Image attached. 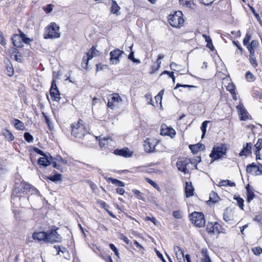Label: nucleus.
Instances as JSON below:
<instances>
[{
	"label": "nucleus",
	"instance_id": "bf43d9fd",
	"mask_svg": "<svg viewBox=\"0 0 262 262\" xmlns=\"http://www.w3.org/2000/svg\"><path fill=\"white\" fill-rule=\"evenodd\" d=\"M110 248H111V250H112L114 252V253L116 256H119L118 251L117 248L115 247V246L114 244H111L110 245Z\"/></svg>",
	"mask_w": 262,
	"mask_h": 262
},
{
	"label": "nucleus",
	"instance_id": "49530a36",
	"mask_svg": "<svg viewBox=\"0 0 262 262\" xmlns=\"http://www.w3.org/2000/svg\"><path fill=\"white\" fill-rule=\"evenodd\" d=\"M24 137L25 140L28 142H32L33 141V136L29 133H25Z\"/></svg>",
	"mask_w": 262,
	"mask_h": 262
},
{
	"label": "nucleus",
	"instance_id": "f03ea898",
	"mask_svg": "<svg viewBox=\"0 0 262 262\" xmlns=\"http://www.w3.org/2000/svg\"><path fill=\"white\" fill-rule=\"evenodd\" d=\"M60 35L59 27L55 23H51L46 27L43 37L45 39L57 38Z\"/></svg>",
	"mask_w": 262,
	"mask_h": 262
},
{
	"label": "nucleus",
	"instance_id": "13d9d810",
	"mask_svg": "<svg viewBox=\"0 0 262 262\" xmlns=\"http://www.w3.org/2000/svg\"><path fill=\"white\" fill-rule=\"evenodd\" d=\"M227 89L231 94H234V86L232 84H229L227 86Z\"/></svg>",
	"mask_w": 262,
	"mask_h": 262
},
{
	"label": "nucleus",
	"instance_id": "864d4df0",
	"mask_svg": "<svg viewBox=\"0 0 262 262\" xmlns=\"http://www.w3.org/2000/svg\"><path fill=\"white\" fill-rule=\"evenodd\" d=\"M252 251L256 255H259L261 253H262V249L260 247L252 248Z\"/></svg>",
	"mask_w": 262,
	"mask_h": 262
},
{
	"label": "nucleus",
	"instance_id": "680f3d73",
	"mask_svg": "<svg viewBox=\"0 0 262 262\" xmlns=\"http://www.w3.org/2000/svg\"><path fill=\"white\" fill-rule=\"evenodd\" d=\"M34 150L35 152H36L37 154L42 156V157H45V156L47 155L46 154H45L41 149L37 148V147H35L34 148Z\"/></svg>",
	"mask_w": 262,
	"mask_h": 262
},
{
	"label": "nucleus",
	"instance_id": "f8f14e48",
	"mask_svg": "<svg viewBox=\"0 0 262 262\" xmlns=\"http://www.w3.org/2000/svg\"><path fill=\"white\" fill-rule=\"evenodd\" d=\"M221 226L216 222L214 224L212 223H208L207 225L206 230L208 233H219Z\"/></svg>",
	"mask_w": 262,
	"mask_h": 262
},
{
	"label": "nucleus",
	"instance_id": "a18cd8bd",
	"mask_svg": "<svg viewBox=\"0 0 262 262\" xmlns=\"http://www.w3.org/2000/svg\"><path fill=\"white\" fill-rule=\"evenodd\" d=\"M132 191L138 199L144 200L143 194L140 192V191L137 189H134Z\"/></svg>",
	"mask_w": 262,
	"mask_h": 262
},
{
	"label": "nucleus",
	"instance_id": "09e8293b",
	"mask_svg": "<svg viewBox=\"0 0 262 262\" xmlns=\"http://www.w3.org/2000/svg\"><path fill=\"white\" fill-rule=\"evenodd\" d=\"M251 38V35L249 33H247L246 34V36L243 40V44L245 46H246L247 45L250 43L249 42V40H250Z\"/></svg>",
	"mask_w": 262,
	"mask_h": 262
},
{
	"label": "nucleus",
	"instance_id": "393cba45",
	"mask_svg": "<svg viewBox=\"0 0 262 262\" xmlns=\"http://www.w3.org/2000/svg\"><path fill=\"white\" fill-rule=\"evenodd\" d=\"M185 191L187 198L190 197L193 195L194 188L191 183L186 182Z\"/></svg>",
	"mask_w": 262,
	"mask_h": 262
},
{
	"label": "nucleus",
	"instance_id": "f3484780",
	"mask_svg": "<svg viewBox=\"0 0 262 262\" xmlns=\"http://www.w3.org/2000/svg\"><path fill=\"white\" fill-rule=\"evenodd\" d=\"M111 3V12L112 13L118 16L120 14V7L117 4L116 1L114 0H110Z\"/></svg>",
	"mask_w": 262,
	"mask_h": 262
},
{
	"label": "nucleus",
	"instance_id": "774afa93",
	"mask_svg": "<svg viewBox=\"0 0 262 262\" xmlns=\"http://www.w3.org/2000/svg\"><path fill=\"white\" fill-rule=\"evenodd\" d=\"M90 187L92 189L93 191H95L96 189H97V187L96 185L92 182V181L89 182Z\"/></svg>",
	"mask_w": 262,
	"mask_h": 262
},
{
	"label": "nucleus",
	"instance_id": "2eb2a0df",
	"mask_svg": "<svg viewBox=\"0 0 262 262\" xmlns=\"http://www.w3.org/2000/svg\"><path fill=\"white\" fill-rule=\"evenodd\" d=\"M236 108L240 116L241 120H246L248 119V113L243 104L237 105Z\"/></svg>",
	"mask_w": 262,
	"mask_h": 262
},
{
	"label": "nucleus",
	"instance_id": "6e6552de",
	"mask_svg": "<svg viewBox=\"0 0 262 262\" xmlns=\"http://www.w3.org/2000/svg\"><path fill=\"white\" fill-rule=\"evenodd\" d=\"M124 54V52L119 49H115L110 53V63L112 64H117L120 62V58Z\"/></svg>",
	"mask_w": 262,
	"mask_h": 262
},
{
	"label": "nucleus",
	"instance_id": "dca6fc26",
	"mask_svg": "<svg viewBox=\"0 0 262 262\" xmlns=\"http://www.w3.org/2000/svg\"><path fill=\"white\" fill-rule=\"evenodd\" d=\"M47 233L43 231L35 232L32 235V237L34 240L47 242Z\"/></svg>",
	"mask_w": 262,
	"mask_h": 262
},
{
	"label": "nucleus",
	"instance_id": "20e7f679",
	"mask_svg": "<svg viewBox=\"0 0 262 262\" xmlns=\"http://www.w3.org/2000/svg\"><path fill=\"white\" fill-rule=\"evenodd\" d=\"M227 147L225 145L221 144L219 146H214L210 154V157L213 161L219 159L226 155Z\"/></svg>",
	"mask_w": 262,
	"mask_h": 262
},
{
	"label": "nucleus",
	"instance_id": "e433bc0d",
	"mask_svg": "<svg viewBox=\"0 0 262 262\" xmlns=\"http://www.w3.org/2000/svg\"><path fill=\"white\" fill-rule=\"evenodd\" d=\"M245 77L247 80L249 82H253L256 79L254 75L250 71H247L246 72Z\"/></svg>",
	"mask_w": 262,
	"mask_h": 262
},
{
	"label": "nucleus",
	"instance_id": "5701e85b",
	"mask_svg": "<svg viewBox=\"0 0 262 262\" xmlns=\"http://www.w3.org/2000/svg\"><path fill=\"white\" fill-rule=\"evenodd\" d=\"M251 147H252V144L251 143H247L246 144V146L243 147V149L239 153V156H247L251 154Z\"/></svg>",
	"mask_w": 262,
	"mask_h": 262
},
{
	"label": "nucleus",
	"instance_id": "ea45409f",
	"mask_svg": "<svg viewBox=\"0 0 262 262\" xmlns=\"http://www.w3.org/2000/svg\"><path fill=\"white\" fill-rule=\"evenodd\" d=\"M208 122H209L208 121H205L202 124V125H201V129L202 132V138H204V136H205V135L206 134V128H207V124L208 123Z\"/></svg>",
	"mask_w": 262,
	"mask_h": 262
},
{
	"label": "nucleus",
	"instance_id": "4d7b16f0",
	"mask_svg": "<svg viewBox=\"0 0 262 262\" xmlns=\"http://www.w3.org/2000/svg\"><path fill=\"white\" fill-rule=\"evenodd\" d=\"M179 87H183V88H195V86L192 85H188V84H181L180 83H177L176 87L174 88V89H177Z\"/></svg>",
	"mask_w": 262,
	"mask_h": 262
},
{
	"label": "nucleus",
	"instance_id": "4468645a",
	"mask_svg": "<svg viewBox=\"0 0 262 262\" xmlns=\"http://www.w3.org/2000/svg\"><path fill=\"white\" fill-rule=\"evenodd\" d=\"M52 162V157L50 155L48 156L47 155L45 157H41L38 160V163L39 165H42L44 167L49 166Z\"/></svg>",
	"mask_w": 262,
	"mask_h": 262
},
{
	"label": "nucleus",
	"instance_id": "052dcab7",
	"mask_svg": "<svg viewBox=\"0 0 262 262\" xmlns=\"http://www.w3.org/2000/svg\"><path fill=\"white\" fill-rule=\"evenodd\" d=\"M42 115L46 120V122L48 124V126L49 127H51V125L52 124V123L50 120V119L48 118V117L44 113H42Z\"/></svg>",
	"mask_w": 262,
	"mask_h": 262
},
{
	"label": "nucleus",
	"instance_id": "72a5a7b5",
	"mask_svg": "<svg viewBox=\"0 0 262 262\" xmlns=\"http://www.w3.org/2000/svg\"><path fill=\"white\" fill-rule=\"evenodd\" d=\"M219 197L217 194L214 192L212 191L209 195V201L212 203H216L219 201Z\"/></svg>",
	"mask_w": 262,
	"mask_h": 262
},
{
	"label": "nucleus",
	"instance_id": "de8ad7c7",
	"mask_svg": "<svg viewBox=\"0 0 262 262\" xmlns=\"http://www.w3.org/2000/svg\"><path fill=\"white\" fill-rule=\"evenodd\" d=\"M98 203L99 204L100 206L104 209L106 212L108 211V205L104 201H98Z\"/></svg>",
	"mask_w": 262,
	"mask_h": 262
},
{
	"label": "nucleus",
	"instance_id": "c756f323",
	"mask_svg": "<svg viewBox=\"0 0 262 262\" xmlns=\"http://www.w3.org/2000/svg\"><path fill=\"white\" fill-rule=\"evenodd\" d=\"M247 190V201L250 202L255 197V194L253 191L250 188L249 185H247L246 187Z\"/></svg>",
	"mask_w": 262,
	"mask_h": 262
},
{
	"label": "nucleus",
	"instance_id": "f257e3e1",
	"mask_svg": "<svg viewBox=\"0 0 262 262\" xmlns=\"http://www.w3.org/2000/svg\"><path fill=\"white\" fill-rule=\"evenodd\" d=\"M82 122V121L79 120L78 122L73 123L71 125L72 135L79 139L83 138L87 135L90 136Z\"/></svg>",
	"mask_w": 262,
	"mask_h": 262
},
{
	"label": "nucleus",
	"instance_id": "7ed1b4c3",
	"mask_svg": "<svg viewBox=\"0 0 262 262\" xmlns=\"http://www.w3.org/2000/svg\"><path fill=\"white\" fill-rule=\"evenodd\" d=\"M168 21L170 25L175 28H180L183 26L184 20L181 11H178L168 16Z\"/></svg>",
	"mask_w": 262,
	"mask_h": 262
},
{
	"label": "nucleus",
	"instance_id": "a211bd4d",
	"mask_svg": "<svg viewBox=\"0 0 262 262\" xmlns=\"http://www.w3.org/2000/svg\"><path fill=\"white\" fill-rule=\"evenodd\" d=\"M114 154L116 155H119L124 157H129L132 156L133 152L130 151L128 148H124L121 149H116Z\"/></svg>",
	"mask_w": 262,
	"mask_h": 262
},
{
	"label": "nucleus",
	"instance_id": "5fc2aeb1",
	"mask_svg": "<svg viewBox=\"0 0 262 262\" xmlns=\"http://www.w3.org/2000/svg\"><path fill=\"white\" fill-rule=\"evenodd\" d=\"M172 215L176 219H180L182 217V213L180 211H174L172 213Z\"/></svg>",
	"mask_w": 262,
	"mask_h": 262
},
{
	"label": "nucleus",
	"instance_id": "0e129e2a",
	"mask_svg": "<svg viewBox=\"0 0 262 262\" xmlns=\"http://www.w3.org/2000/svg\"><path fill=\"white\" fill-rule=\"evenodd\" d=\"M254 220L256 221V222L262 224V215H256L255 218L254 219Z\"/></svg>",
	"mask_w": 262,
	"mask_h": 262
},
{
	"label": "nucleus",
	"instance_id": "2f4dec72",
	"mask_svg": "<svg viewBox=\"0 0 262 262\" xmlns=\"http://www.w3.org/2000/svg\"><path fill=\"white\" fill-rule=\"evenodd\" d=\"M227 186H231V187L235 186V183L234 182H232L230 181V180H221L219 182V183L218 184V186H219V187Z\"/></svg>",
	"mask_w": 262,
	"mask_h": 262
},
{
	"label": "nucleus",
	"instance_id": "412c9836",
	"mask_svg": "<svg viewBox=\"0 0 262 262\" xmlns=\"http://www.w3.org/2000/svg\"><path fill=\"white\" fill-rule=\"evenodd\" d=\"M98 51L96 50L94 47H92L90 51H89L85 55L83 56V61L85 60H90L96 56Z\"/></svg>",
	"mask_w": 262,
	"mask_h": 262
},
{
	"label": "nucleus",
	"instance_id": "79ce46f5",
	"mask_svg": "<svg viewBox=\"0 0 262 262\" xmlns=\"http://www.w3.org/2000/svg\"><path fill=\"white\" fill-rule=\"evenodd\" d=\"M164 127H166V126L165 125H162L161 129V135H167L168 134H172L173 135H175V132L173 129L168 128L169 133H168L164 130Z\"/></svg>",
	"mask_w": 262,
	"mask_h": 262
},
{
	"label": "nucleus",
	"instance_id": "0eeeda50",
	"mask_svg": "<svg viewBox=\"0 0 262 262\" xmlns=\"http://www.w3.org/2000/svg\"><path fill=\"white\" fill-rule=\"evenodd\" d=\"M246 171L253 176H260L262 174V165L259 164L257 165L254 163H252L247 166Z\"/></svg>",
	"mask_w": 262,
	"mask_h": 262
},
{
	"label": "nucleus",
	"instance_id": "58836bf2",
	"mask_svg": "<svg viewBox=\"0 0 262 262\" xmlns=\"http://www.w3.org/2000/svg\"><path fill=\"white\" fill-rule=\"evenodd\" d=\"M110 180L113 184H114L117 186H119L120 187L124 186V183L122 181H121L119 180H117V179H116L114 178H110Z\"/></svg>",
	"mask_w": 262,
	"mask_h": 262
},
{
	"label": "nucleus",
	"instance_id": "ddd939ff",
	"mask_svg": "<svg viewBox=\"0 0 262 262\" xmlns=\"http://www.w3.org/2000/svg\"><path fill=\"white\" fill-rule=\"evenodd\" d=\"M188 164V162L186 160H179L177 162V167L179 171L186 174L188 172L187 168V166Z\"/></svg>",
	"mask_w": 262,
	"mask_h": 262
},
{
	"label": "nucleus",
	"instance_id": "69168bd1",
	"mask_svg": "<svg viewBox=\"0 0 262 262\" xmlns=\"http://www.w3.org/2000/svg\"><path fill=\"white\" fill-rule=\"evenodd\" d=\"M147 182L149 183L151 186H152L154 187L157 188H158V185L152 180L147 178L146 179Z\"/></svg>",
	"mask_w": 262,
	"mask_h": 262
},
{
	"label": "nucleus",
	"instance_id": "bb28decb",
	"mask_svg": "<svg viewBox=\"0 0 262 262\" xmlns=\"http://www.w3.org/2000/svg\"><path fill=\"white\" fill-rule=\"evenodd\" d=\"M5 63L6 64V72H5L6 74L8 76L11 77L14 74V69L13 68V66L9 60H7L6 62L5 61Z\"/></svg>",
	"mask_w": 262,
	"mask_h": 262
},
{
	"label": "nucleus",
	"instance_id": "39448f33",
	"mask_svg": "<svg viewBox=\"0 0 262 262\" xmlns=\"http://www.w3.org/2000/svg\"><path fill=\"white\" fill-rule=\"evenodd\" d=\"M191 223L196 227L201 228L205 225V220L202 212H193L190 215Z\"/></svg>",
	"mask_w": 262,
	"mask_h": 262
},
{
	"label": "nucleus",
	"instance_id": "338daca9",
	"mask_svg": "<svg viewBox=\"0 0 262 262\" xmlns=\"http://www.w3.org/2000/svg\"><path fill=\"white\" fill-rule=\"evenodd\" d=\"M0 43L3 46H5L6 45V42L5 40V38L3 36L2 33L0 34Z\"/></svg>",
	"mask_w": 262,
	"mask_h": 262
},
{
	"label": "nucleus",
	"instance_id": "423d86ee",
	"mask_svg": "<svg viewBox=\"0 0 262 262\" xmlns=\"http://www.w3.org/2000/svg\"><path fill=\"white\" fill-rule=\"evenodd\" d=\"M159 143V141L154 138H147L144 141V148L146 152L150 153L153 152H157L158 150L156 149V146Z\"/></svg>",
	"mask_w": 262,
	"mask_h": 262
},
{
	"label": "nucleus",
	"instance_id": "8fccbe9b",
	"mask_svg": "<svg viewBox=\"0 0 262 262\" xmlns=\"http://www.w3.org/2000/svg\"><path fill=\"white\" fill-rule=\"evenodd\" d=\"M108 140H111L110 137L104 138L101 140H99V144L101 147L104 146L108 143Z\"/></svg>",
	"mask_w": 262,
	"mask_h": 262
},
{
	"label": "nucleus",
	"instance_id": "e2e57ef3",
	"mask_svg": "<svg viewBox=\"0 0 262 262\" xmlns=\"http://www.w3.org/2000/svg\"><path fill=\"white\" fill-rule=\"evenodd\" d=\"M55 159L57 161L61 162V163L62 164H67V161L65 159H62L60 156H57Z\"/></svg>",
	"mask_w": 262,
	"mask_h": 262
},
{
	"label": "nucleus",
	"instance_id": "9b49d317",
	"mask_svg": "<svg viewBox=\"0 0 262 262\" xmlns=\"http://www.w3.org/2000/svg\"><path fill=\"white\" fill-rule=\"evenodd\" d=\"M122 101L119 95L117 93H114L112 95V97L108 99L107 102V106L113 109L119 102Z\"/></svg>",
	"mask_w": 262,
	"mask_h": 262
},
{
	"label": "nucleus",
	"instance_id": "b1692460",
	"mask_svg": "<svg viewBox=\"0 0 262 262\" xmlns=\"http://www.w3.org/2000/svg\"><path fill=\"white\" fill-rule=\"evenodd\" d=\"M189 148L193 154H195L200 150H204L205 146L202 143H198L195 145H190Z\"/></svg>",
	"mask_w": 262,
	"mask_h": 262
},
{
	"label": "nucleus",
	"instance_id": "aec40b11",
	"mask_svg": "<svg viewBox=\"0 0 262 262\" xmlns=\"http://www.w3.org/2000/svg\"><path fill=\"white\" fill-rule=\"evenodd\" d=\"M259 46V42L257 40H253L250 43L247 45V47L250 54L255 53V49Z\"/></svg>",
	"mask_w": 262,
	"mask_h": 262
},
{
	"label": "nucleus",
	"instance_id": "3c124183",
	"mask_svg": "<svg viewBox=\"0 0 262 262\" xmlns=\"http://www.w3.org/2000/svg\"><path fill=\"white\" fill-rule=\"evenodd\" d=\"M254 146L256 149V151H259L262 148V139H259Z\"/></svg>",
	"mask_w": 262,
	"mask_h": 262
},
{
	"label": "nucleus",
	"instance_id": "6ab92c4d",
	"mask_svg": "<svg viewBox=\"0 0 262 262\" xmlns=\"http://www.w3.org/2000/svg\"><path fill=\"white\" fill-rule=\"evenodd\" d=\"M11 40L14 46L17 48H21L23 47L22 40L18 35H13L11 37Z\"/></svg>",
	"mask_w": 262,
	"mask_h": 262
},
{
	"label": "nucleus",
	"instance_id": "603ef678",
	"mask_svg": "<svg viewBox=\"0 0 262 262\" xmlns=\"http://www.w3.org/2000/svg\"><path fill=\"white\" fill-rule=\"evenodd\" d=\"M161 61L160 59L158 58L157 59L156 61L155 62V64H157V68L156 69H154L155 65H153L152 67V73H155L156 71H157L160 68L161 66Z\"/></svg>",
	"mask_w": 262,
	"mask_h": 262
},
{
	"label": "nucleus",
	"instance_id": "473e14b6",
	"mask_svg": "<svg viewBox=\"0 0 262 262\" xmlns=\"http://www.w3.org/2000/svg\"><path fill=\"white\" fill-rule=\"evenodd\" d=\"M249 59L250 63L253 68H255L258 67V62L255 53L250 54Z\"/></svg>",
	"mask_w": 262,
	"mask_h": 262
},
{
	"label": "nucleus",
	"instance_id": "c85d7f7f",
	"mask_svg": "<svg viewBox=\"0 0 262 262\" xmlns=\"http://www.w3.org/2000/svg\"><path fill=\"white\" fill-rule=\"evenodd\" d=\"M173 250L178 259H181V257L184 258V252L180 248V247L176 246L173 248Z\"/></svg>",
	"mask_w": 262,
	"mask_h": 262
},
{
	"label": "nucleus",
	"instance_id": "9d476101",
	"mask_svg": "<svg viewBox=\"0 0 262 262\" xmlns=\"http://www.w3.org/2000/svg\"><path fill=\"white\" fill-rule=\"evenodd\" d=\"M47 242L51 243L59 242L61 241V237L56 230H51L47 232Z\"/></svg>",
	"mask_w": 262,
	"mask_h": 262
},
{
	"label": "nucleus",
	"instance_id": "6e6d98bb",
	"mask_svg": "<svg viewBox=\"0 0 262 262\" xmlns=\"http://www.w3.org/2000/svg\"><path fill=\"white\" fill-rule=\"evenodd\" d=\"M180 3L182 5H186L187 7H190L191 5L190 0H179Z\"/></svg>",
	"mask_w": 262,
	"mask_h": 262
},
{
	"label": "nucleus",
	"instance_id": "4be33fe9",
	"mask_svg": "<svg viewBox=\"0 0 262 262\" xmlns=\"http://www.w3.org/2000/svg\"><path fill=\"white\" fill-rule=\"evenodd\" d=\"M224 220L226 222H231L234 220V213L231 209H226L224 213Z\"/></svg>",
	"mask_w": 262,
	"mask_h": 262
},
{
	"label": "nucleus",
	"instance_id": "1a4fd4ad",
	"mask_svg": "<svg viewBox=\"0 0 262 262\" xmlns=\"http://www.w3.org/2000/svg\"><path fill=\"white\" fill-rule=\"evenodd\" d=\"M36 190L32 186L26 182H22L20 184L19 186L15 188L14 190V193H18L20 192H26L27 194L28 192L36 191Z\"/></svg>",
	"mask_w": 262,
	"mask_h": 262
},
{
	"label": "nucleus",
	"instance_id": "cd10ccee",
	"mask_svg": "<svg viewBox=\"0 0 262 262\" xmlns=\"http://www.w3.org/2000/svg\"><path fill=\"white\" fill-rule=\"evenodd\" d=\"M12 123L16 129L18 130H23L25 128L24 124L23 122L17 119H13Z\"/></svg>",
	"mask_w": 262,
	"mask_h": 262
},
{
	"label": "nucleus",
	"instance_id": "a19ab883",
	"mask_svg": "<svg viewBox=\"0 0 262 262\" xmlns=\"http://www.w3.org/2000/svg\"><path fill=\"white\" fill-rule=\"evenodd\" d=\"M54 5L52 4H49L42 7V9L46 13H50L53 9Z\"/></svg>",
	"mask_w": 262,
	"mask_h": 262
},
{
	"label": "nucleus",
	"instance_id": "4c0bfd02",
	"mask_svg": "<svg viewBox=\"0 0 262 262\" xmlns=\"http://www.w3.org/2000/svg\"><path fill=\"white\" fill-rule=\"evenodd\" d=\"M234 199L237 201V205L239 206V207L241 209L244 210V200L239 196H234Z\"/></svg>",
	"mask_w": 262,
	"mask_h": 262
},
{
	"label": "nucleus",
	"instance_id": "c03bdc74",
	"mask_svg": "<svg viewBox=\"0 0 262 262\" xmlns=\"http://www.w3.org/2000/svg\"><path fill=\"white\" fill-rule=\"evenodd\" d=\"M134 54V52L133 51H131L128 55V59L131 60L134 63H140V60L138 59L135 58Z\"/></svg>",
	"mask_w": 262,
	"mask_h": 262
},
{
	"label": "nucleus",
	"instance_id": "a878e982",
	"mask_svg": "<svg viewBox=\"0 0 262 262\" xmlns=\"http://www.w3.org/2000/svg\"><path fill=\"white\" fill-rule=\"evenodd\" d=\"M50 95L54 101H58L60 99V94L57 87L50 89Z\"/></svg>",
	"mask_w": 262,
	"mask_h": 262
},
{
	"label": "nucleus",
	"instance_id": "37998d69",
	"mask_svg": "<svg viewBox=\"0 0 262 262\" xmlns=\"http://www.w3.org/2000/svg\"><path fill=\"white\" fill-rule=\"evenodd\" d=\"M250 10L252 11V13L254 15L255 17L257 19L258 21L260 24H261L262 22V20H261L260 17L259 16V14L256 12V11L253 7H250Z\"/></svg>",
	"mask_w": 262,
	"mask_h": 262
},
{
	"label": "nucleus",
	"instance_id": "7c9ffc66",
	"mask_svg": "<svg viewBox=\"0 0 262 262\" xmlns=\"http://www.w3.org/2000/svg\"><path fill=\"white\" fill-rule=\"evenodd\" d=\"M202 255V262H212L210 258L209 257L208 251L206 249H203L201 251Z\"/></svg>",
	"mask_w": 262,
	"mask_h": 262
},
{
	"label": "nucleus",
	"instance_id": "f704fd0d",
	"mask_svg": "<svg viewBox=\"0 0 262 262\" xmlns=\"http://www.w3.org/2000/svg\"><path fill=\"white\" fill-rule=\"evenodd\" d=\"M3 135L5 137L6 139L9 141H12L14 139L12 134L8 129H5L4 130Z\"/></svg>",
	"mask_w": 262,
	"mask_h": 262
},
{
	"label": "nucleus",
	"instance_id": "c9c22d12",
	"mask_svg": "<svg viewBox=\"0 0 262 262\" xmlns=\"http://www.w3.org/2000/svg\"><path fill=\"white\" fill-rule=\"evenodd\" d=\"M47 178L51 181L56 182L61 180V174L57 173L55 175L49 176Z\"/></svg>",
	"mask_w": 262,
	"mask_h": 262
}]
</instances>
